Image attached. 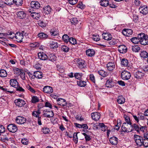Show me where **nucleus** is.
<instances>
[{
	"instance_id": "f8f14e48",
	"label": "nucleus",
	"mask_w": 148,
	"mask_h": 148,
	"mask_svg": "<svg viewBox=\"0 0 148 148\" xmlns=\"http://www.w3.org/2000/svg\"><path fill=\"white\" fill-rule=\"evenodd\" d=\"M38 55L39 58L41 60H45L48 58L47 55L43 52L39 53Z\"/></svg>"
},
{
	"instance_id": "de8ad7c7",
	"label": "nucleus",
	"mask_w": 148,
	"mask_h": 148,
	"mask_svg": "<svg viewBox=\"0 0 148 148\" xmlns=\"http://www.w3.org/2000/svg\"><path fill=\"white\" fill-rule=\"evenodd\" d=\"M6 3V5H11L14 3V0H5Z\"/></svg>"
},
{
	"instance_id": "9d476101",
	"label": "nucleus",
	"mask_w": 148,
	"mask_h": 148,
	"mask_svg": "<svg viewBox=\"0 0 148 148\" xmlns=\"http://www.w3.org/2000/svg\"><path fill=\"white\" fill-rule=\"evenodd\" d=\"M85 132L84 133H82V134L85 136V138L86 141H88L90 140L91 138L90 137V135L91 134V132H89L88 130H82Z\"/></svg>"
},
{
	"instance_id": "c9c22d12",
	"label": "nucleus",
	"mask_w": 148,
	"mask_h": 148,
	"mask_svg": "<svg viewBox=\"0 0 148 148\" xmlns=\"http://www.w3.org/2000/svg\"><path fill=\"white\" fill-rule=\"evenodd\" d=\"M58 46V43L55 41H53L51 42L50 43V47L52 48H57Z\"/></svg>"
},
{
	"instance_id": "f704fd0d",
	"label": "nucleus",
	"mask_w": 148,
	"mask_h": 148,
	"mask_svg": "<svg viewBox=\"0 0 148 148\" xmlns=\"http://www.w3.org/2000/svg\"><path fill=\"white\" fill-rule=\"evenodd\" d=\"M128 63V61L127 59L123 58L122 59L121 64L122 66H127Z\"/></svg>"
},
{
	"instance_id": "680f3d73",
	"label": "nucleus",
	"mask_w": 148,
	"mask_h": 148,
	"mask_svg": "<svg viewBox=\"0 0 148 148\" xmlns=\"http://www.w3.org/2000/svg\"><path fill=\"white\" fill-rule=\"evenodd\" d=\"M21 141L23 145H27L28 144V140L26 138L22 139Z\"/></svg>"
},
{
	"instance_id": "bb28decb",
	"label": "nucleus",
	"mask_w": 148,
	"mask_h": 148,
	"mask_svg": "<svg viewBox=\"0 0 148 148\" xmlns=\"http://www.w3.org/2000/svg\"><path fill=\"white\" fill-rule=\"evenodd\" d=\"M95 52L93 49H89L86 51V55L90 57L93 56L95 54Z\"/></svg>"
},
{
	"instance_id": "4468645a",
	"label": "nucleus",
	"mask_w": 148,
	"mask_h": 148,
	"mask_svg": "<svg viewBox=\"0 0 148 148\" xmlns=\"http://www.w3.org/2000/svg\"><path fill=\"white\" fill-rule=\"evenodd\" d=\"M91 115L92 119L96 121L99 120L100 117V114L99 112L92 113L91 114Z\"/></svg>"
},
{
	"instance_id": "0e129e2a",
	"label": "nucleus",
	"mask_w": 148,
	"mask_h": 148,
	"mask_svg": "<svg viewBox=\"0 0 148 148\" xmlns=\"http://www.w3.org/2000/svg\"><path fill=\"white\" fill-rule=\"evenodd\" d=\"M50 33L51 35L56 36L58 34V33L56 31L51 29L50 31Z\"/></svg>"
},
{
	"instance_id": "a211bd4d",
	"label": "nucleus",
	"mask_w": 148,
	"mask_h": 148,
	"mask_svg": "<svg viewBox=\"0 0 148 148\" xmlns=\"http://www.w3.org/2000/svg\"><path fill=\"white\" fill-rule=\"evenodd\" d=\"M102 36L103 38L106 40H110L112 38L110 34L108 33H103Z\"/></svg>"
},
{
	"instance_id": "ea45409f",
	"label": "nucleus",
	"mask_w": 148,
	"mask_h": 148,
	"mask_svg": "<svg viewBox=\"0 0 148 148\" xmlns=\"http://www.w3.org/2000/svg\"><path fill=\"white\" fill-rule=\"evenodd\" d=\"M17 130L16 125L14 124H10L8 126L7 130Z\"/></svg>"
},
{
	"instance_id": "09e8293b",
	"label": "nucleus",
	"mask_w": 148,
	"mask_h": 148,
	"mask_svg": "<svg viewBox=\"0 0 148 148\" xmlns=\"http://www.w3.org/2000/svg\"><path fill=\"white\" fill-rule=\"evenodd\" d=\"M112 81L111 80L107 81L106 84V86L107 87H112Z\"/></svg>"
},
{
	"instance_id": "cd10ccee",
	"label": "nucleus",
	"mask_w": 148,
	"mask_h": 148,
	"mask_svg": "<svg viewBox=\"0 0 148 148\" xmlns=\"http://www.w3.org/2000/svg\"><path fill=\"white\" fill-rule=\"evenodd\" d=\"M38 36L41 39H45L48 37V35L47 34L43 32L38 33Z\"/></svg>"
},
{
	"instance_id": "6e6552de",
	"label": "nucleus",
	"mask_w": 148,
	"mask_h": 148,
	"mask_svg": "<svg viewBox=\"0 0 148 148\" xmlns=\"http://www.w3.org/2000/svg\"><path fill=\"white\" fill-rule=\"evenodd\" d=\"M76 62L78 64L77 66L80 69L84 68L85 66V61L81 59H77L76 60Z\"/></svg>"
},
{
	"instance_id": "412c9836",
	"label": "nucleus",
	"mask_w": 148,
	"mask_h": 148,
	"mask_svg": "<svg viewBox=\"0 0 148 148\" xmlns=\"http://www.w3.org/2000/svg\"><path fill=\"white\" fill-rule=\"evenodd\" d=\"M18 17L20 19H23L26 16V14L24 11H21L17 12Z\"/></svg>"
},
{
	"instance_id": "3c124183",
	"label": "nucleus",
	"mask_w": 148,
	"mask_h": 148,
	"mask_svg": "<svg viewBox=\"0 0 148 148\" xmlns=\"http://www.w3.org/2000/svg\"><path fill=\"white\" fill-rule=\"evenodd\" d=\"M32 101L33 103H35L38 102L39 101V99L36 96H34L32 98Z\"/></svg>"
},
{
	"instance_id": "72a5a7b5",
	"label": "nucleus",
	"mask_w": 148,
	"mask_h": 148,
	"mask_svg": "<svg viewBox=\"0 0 148 148\" xmlns=\"http://www.w3.org/2000/svg\"><path fill=\"white\" fill-rule=\"evenodd\" d=\"M77 85L81 87H84L86 85V82L82 80H79L77 82Z\"/></svg>"
},
{
	"instance_id": "39448f33",
	"label": "nucleus",
	"mask_w": 148,
	"mask_h": 148,
	"mask_svg": "<svg viewBox=\"0 0 148 148\" xmlns=\"http://www.w3.org/2000/svg\"><path fill=\"white\" fill-rule=\"evenodd\" d=\"M122 34L125 36H130L133 34L132 30L130 29H124L122 31Z\"/></svg>"
},
{
	"instance_id": "5701e85b",
	"label": "nucleus",
	"mask_w": 148,
	"mask_h": 148,
	"mask_svg": "<svg viewBox=\"0 0 148 148\" xmlns=\"http://www.w3.org/2000/svg\"><path fill=\"white\" fill-rule=\"evenodd\" d=\"M10 84L15 88L18 86V83L17 80L15 79H12L10 80Z\"/></svg>"
},
{
	"instance_id": "e433bc0d",
	"label": "nucleus",
	"mask_w": 148,
	"mask_h": 148,
	"mask_svg": "<svg viewBox=\"0 0 148 148\" xmlns=\"http://www.w3.org/2000/svg\"><path fill=\"white\" fill-rule=\"evenodd\" d=\"M131 41L134 44H138L140 42V40L137 37H133L130 39Z\"/></svg>"
},
{
	"instance_id": "6ab92c4d",
	"label": "nucleus",
	"mask_w": 148,
	"mask_h": 148,
	"mask_svg": "<svg viewBox=\"0 0 148 148\" xmlns=\"http://www.w3.org/2000/svg\"><path fill=\"white\" fill-rule=\"evenodd\" d=\"M135 77L138 79H141V78L144 76V73L140 71H138L136 72L134 74Z\"/></svg>"
},
{
	"instance_id": "473e14b6",
	"label": "nucleus",
	"mask_w": 148,
	"mask_h": 148,
	"mask_svg": "<svg viewBox=\"0 0 148 148\" xmlns=\"http://www.w3.org/2000/svg\"><path fill=\"white\" fill-rule=\"evenodd\" d=\"M100 5L103 7H106L109 5V3L108 0H101L100 2Z\"/></svg>"
},
{
	"instance_id": "4be33fe9",
	"label": "nucleus",
	"mask_w": 148,
	"mask_h": 148,
	"mask_svg": "<svg viewBox=\"0 0 148 148\" xmlns=\"http://www.w3.org/2000/svg\"><path fill=\"white\" fill-rule=\"evenodd\" d=\"M58 103L60 106H65L66 105L67 103L66 100L62 98H59L57 99Z\"/></svg>"
},
{
	"instance_id": "7ed1b4c3",
	"label": "nucleus",
	"mask_w": 148,
	"mask_h": 148,
	"mask_svg": "<svg viewBox=\"0 0 148 148\" xmlns=\"http://www.w3.org/2000/svg\"><path fill=\"white\" fill-rule=\"evenodd\" d=\"M139 10L140 12L144 15L148 14V8L146 5H141L139 8Z\"/></svg>"
},
{
	"instance_id": "a878e982",
	"label": "nucleus",
	"mask_w": 148,
	"mask_h": 148,
	"mask_svg": "<svg viewBox=\"0 0 148 148\" xmlns=\"http://www.w3.org/2000/svg\"><path fill=\"white\" fill-rule=\"evenodd\" d=\"M34 76L38 79H41L42 77V73L41 72L37 71L34 72Z\"/></svg>"
},
{
	"instance_id": "603ef678",
	"label": "nucleus",
	"mask_w": 148,
	"mask_h": 148,
	"mask_svg": "<svg viewBox=\"0 0 148 148\" xmlns=\"http://www.w3.org/2000/svg\"><path fill=\"white\" fill-rule=\"evenodd\" d=\"M143 145L145 147H148V139H146L144 138L143 140Z\"/></svg>"
},
{
	"instance_id": "79ce46f5",
	"label": "nucleus",
	"mask_w": 148,
	"mask_h": 148,
	"mask_svg": "<svg viewBox=\"0 0 148 148\" xmlns=\"http://www.w3.org/2000/svg\"><path fill=\"white\" fill-rule=\"evenodd\" d=\"M62 38L64 42H68L70 38L67 34H65L63 36Z\"/></svg>"
},
{
	"instance_id": "b1692460",
	"label": "nucleus",
	"mask_w": 148,
	"mask_h": 148,
	"mask_svg": "<svg viewBox=\"0 0 148 148\" xmlns=\"http://www.w3.org/2000/svg\"><path fill=\"white\" fill-rule=\"evenodd\" d=\"M115 67V65L114 63L109 62L107 64V68L109 71H112Z\"/></svg>"
},
{
	"instance_id": "37998d69",
	"label": "nucleus",
	"mask_w": 148,
	"mask_h": 148,
	"mask_svg": "<svg viewBox=\"0 0 148 148\" xmlns=\"http://www.w3.org/2000/svg\"><path fill=\"white\" fill-rule=\"evenodd\" d=\"M23 2V0H14V3L17 6L21 5Z\"/></svg>"
},
{
	"instance_id": "c03bdc74",
	"label": "nucleus",
	"mask_w": 148,
	"mask_h": 148,
	"mask_svg": "<svg viewBox=\"0 0 148 148\" xmlns=\"http://www.w3.org/2000/svg\"><path fill=\"white\" fill-rule=\"evenodd\" d=\"M82 76V74L81 73H76L74 75L75 77L78 79H80Z\"/></svg>"
},
{
	"instance_id": "423d86ee",
	"label": "nucleus",
	"mask_w": 148,
	"mask_h": 148,
	"mask_svg": "<svg viewBox=\"0 0 148 148\" xmlns=\"http://www.w3.org/2000/svg\"><path fill=\"white\" fill-rule=\"evenodd\" d=\"M16 121L17 123L19 124H22L26 122V119L22 116H18L16 117Z\"/></svg>"
},
{
	"instance_id": "ddd939ff",
	"label": "nucleus",
	"mask_w": 148,
	"mask_h": 148,
	"mask_svg": "<svg viewBox=\"0 0 148 148\" xmlns=\"http://www.w3.org/2000/svg\"><path fill=\"white\" fill-rule=\"evenodd\" d=\"M43 91L47 93L50 94L53 92V89L51 87L46 86L44 87Z\"/></svg>"
},
{
	"instance_id": "338daca9",
	"label": "nucleus",
	"mask_w": 148,
	"mask_h": 148,
	"mask_svg": "<svg viewBox=\"0 0 148 148\" xmlns=\"http://www.w3.org/2000/svg\"><path fill=\"white\" fill-rule=\"evenodd\" d=\"M46 23H44L42 21H41L38 23V25L42 27H45L46 25Z\"/></svg>"
},
{
	"instance_id": "c756f323",
	"label": "nucleus",
	"mask_w": 148,
	"mask_h": 148,
	"mask_svg": "<svg viewBox=\"0 0 148 148\" xmlns=\"http://www.w3.org/2000/svg\"><path fill=\"white\" fill-rule=\"evenodd\" d=\"M30 15L33 18L36 19H38L40 17V15L39 13L35 12L31 13Z\"/></svg>"
},
{
	"instance_id": "dca6fc26",
	"label": "nucleus",
	"mask_w": 148,
	"mask_h": 148,
	"mask_svg": "<svg viewBox=\"0 0 148 148\" xmlns=\"http://www.w3.org/2000/svg\"><path fill=\"white\" fill-rule=\"evenodd\" d=\"M127 48L124 45H122L118 47V50L120 53H124L127 51Z\"/></svg>"
},
{
	"instance_id": "e2e57ef3",
	"label": "nucleus",
	"mask_w": 148,
	"mask_h": 148,
	"mask_svg": "<svg viewBox=\"0 0 148 148\" xmlns=\"http://www.w3.org/2000/svg\"><path fill=\"white\" fill-rule=\"evenodd\" d=\"M71 23L74 25H75V24H77L78 22V20L76 18H73L72 19V20L71 21Z\"/></svg>"
},
{
	"instance_id": "1a4fd4ad",
	"label": "nucleus",
	"mask_w": 148,
	"mask_h": 148,
	"mask_svg": "<svg viewBox=\"0 0 148 148\" xmlns=\"http://www.w3.org/2000/svg\"><path fill=\"white\" fill-rule=\"evenodd\" d=\"M31 7L34 9H38L40 7V3L38 1H32L30 3Z\"/></svg>"
},
{
	"instance_id": "2f4dec72",
	"label": "nucleus",
	"mask_w": 148,
	"mask_h": 148,
	"mask_svg": "<svg viewBox=\"0 0 148 148\" xmlns=\"http://www.w3.org/2000/svg\"><path fill=\"white\" fill-rule=\"evenodd\" d=\"M48 58L49 60L53 62L56 60L57 57L55 54H51L49 55Z\"/></svg>"
},
{
	"instance_id": "c85d7f7f",
	"label": "nucleus",
	"mask_w": 148,
	"mask_h": 148,
	"mask_svg": "<svg viewBox=\"0 0 148 148\" xmlns=\"http://www.w3.org/2000/svg\"><path fill=\"white\" fill-rule=\"evenodd\" d=\"M51 10V8L49 5H48L43 8L44 12L47 14H48L50 13Z\"/></svg>"
},
{
	"instance_id": "0eeeda50",
	"label": "nucleus",
	"mask_w": 148,
	"mask_h": 148,
	"mask_svg": "<svg viewBox=\"0 0 148 148\" xmlns=\"http://www.w3.org/2000/svg\"><path fill=\"white\" fill-rule=\"evenodd\" d=\"M14 102L16 106L19 107H22L25 104V101L20 99H16Z\"/></svg>"
},
{
	"instance_id": "8fccbe9b",
	"label": "nucleus",
	"mask_w": 148,
	"mask_h": 148,
	"mask_svg": "<svg viewBox=\"0 0 148 148\" xmlns=\"http://www.w3.org/2000/svg\"><path fill=\"white\" fill-rule=\"evenodd\" d=\"M146 36L147 35H145V34L143 33H141L138 34L137 37L140 40V39L145 38Z\"/></svg>"
},
{
	"instance_id": "6e6d98bb",
	"label": "nucleus",
	"mask_w": 148,
	"mask_h": 148,
	"mask_svg": "<svg viewBox=\"0 0 148 148\" xmlns=\"http://www.w3.org/2000/svg\"><path fill=\"white\" fill-rule=\"evenodd\" d=\"M124 117L125 118V121L127 122V124L131 125L132 123L130 122V119L129 117L126 115L124 116Z\"/></svg>"
},
{
	"instance_id": "aec40b11",
	"label": "nucleus",
	"mask_w": 148,
	"mask_h": 148,
	"mask_svg": "<svg viewBox=\"0 0 148 148\" xmlns=\"http://www.w3.org/2000/svg\"><path fill=\"white\" fill-rule=\"evenodd\" d=\"M118 138L114 136L111 137L109 139L110 143L113 145H116L118 143Z\"/></svg>"
},
{
	"instance_id": "864d4df0",
	"label": "nucleus",
	"mask_w": 148,
	"mask_h": 148,
	"mask_svg": "<svg viewBox=\"0 0 148 148\" xmlns=\"http://www.w3.org/2000/svg\"><path fill=\"white\" fill-rule=\"evenodd\" d=\"M69 42L70 43L73 45H75L76 44V39L73 38H70Z\"/></svg>"
},
{
	"instance_id": "f3484780",
	"label": "nucleus",
	"mask_w": 148,
	"mask_h": 148,
	"mask_svg": "<svg viewBox=\"0 0 148 148\" xmlns=\"http://www.w3.org/2000/svg\"><path fill=\"white\" fill-rule=\"evenodd\" d=\"M43 115L48 118L52 117L54 116V113L52 110H46L45 111Z\"/></svg>"
},
{
	"instance_id": "69168bd1",
	"label": "nucleus",
	"mask_w": 148,
	"mask_h": 148,
	"mask_svg": "<svg viewBox=\"0 0 148 148\" xmlns=\"http://www.w3.org/2000/svg\"><path fill=\"white\" fill-rule=\"evenodd\" d=\"M15 88H16L17 91H19L21 92H23L25 91V90L24 89H23L22 87L19 86L18 85V87H16Z\"/></svg>"
},
{
	"instance_id": "bf43d9fd",
	"label": "nucleus",
	"mask_w": 148,
	"mask_h": 148,
	"mask_svg": "<svg viewBox=\"0 0 148 148\" xmlns=\"http://www.w3.org/2000/svg\"><path fill=\"white\" fill-rule=\"evenodd\" d=\"M92 36V39L95 41H97L99 40L100 38L99 35H93Z\"/></svg>"
},
{
	"instance_id": "a19ab883",
	"label": "nucleus",
	"mask_w": 148,
	"mask_h": 148,
	"mask_svg": "<svg viewBox=\"0 0 148 148\" xmlns=\"http://www.w3.org/2000/svg\"><path fill=\"white\" fill-rule=\"evenodd\" d=\"M140 55L142 58H145L148 57V53L146 51H142L140 54Z\"/></svg>"
},
{
	"instance_id": "9b49d317",
	"label": "nucleus",
	"mask_w": 148,
	"mask_h": 148,
	"mask_svg": "<svg viewBox=\"0 0 148 148\" xmlns=\"http://www.w3.org/2000/svg\"><path fill=\"white\" fill-rule=\"evenodd\" d=\"M132 128L135 130H141V129H146L147 128V126L146 125L141 126L140 125H138L136 124H133L132 125H131Z\"/></svg>"
},
{
	"instance_id": "774afa93",
	"label": "nucleus",
	"mask_w": 148,
	"mask_h": 148,
	"mask_svg": "<svg viewBox=\"0 0 148 148\" xmlns=\"http://www.w3.org/2000/svg\"><path fill=\"white\" fill-rule=\"evenodd\" d=\"M109 43L110 45H113L116 44L117 41H116V40L115 39H113L112 40L109 41Z\"/></svg>"
},
{
	"instance_id": "393cba45",
	"label": "nucleus",
	"mask_w": 148,
	"mask_h": 148,
	"mask_svg": "<svg viewBox=\"0 0 148 148\" xmlns=\"http://www.w3.org/2000/svg\"><path fill=\"white\" fill-rule=\"evenodd\" d=\"M75 126L78 128H83L84 130L88 129V126L86 124H79L76 123H74Z\"/></svg>"
},
{
	"instance_id": "4c0bfd02",
	"label": "nucleus",
	"mask_w": 148,
	"mask_h": 148,
	"mask_svg": "<svg viewBox=\"0 0 148 148\" xmlns=\"http://www.w3.org/2000/svg\"><path fill=\"white\" fill-rule=\"evenodd\" d=\"M7 73L6 71L3 69L0 70V76L1 77H5L7 76Z\"/></svg>"
},
{
	"instance_id": "f03ea898",
	"label": "nucleus",
	"mask_w": 148,
	"mask_h": 148,
	"mask_svg": "<svg viewBox=\"0 0 148 148\" xmlns=\"http://www.w3.org/2000/svg\"><path fill=\"white\" fill-rule=\"evenodd\" d=\"M131 76L129 72L126 71H124L121 73V77L124 80H127L129 79Z\"/></svg>"
},
{
	"instance_id": "5fc2aeb1",
	"label": "nucleus",
	"mask_w": 148,
	"mask_h": 148,
	"mask_svg": "<svg viewBox=\"0 0 148 148\" xmlns=\"http://www.w3.org/2000/svg\"><path fill=\"white\" fill-rule=\"evenodd\" d=\"M0 89L2 90L3 91L6 92H10V93H12L14 92V91H9L8 90L7 88H4L3 87L0 86Z\"/></svg>"
},
{
	"instance_id": "f257e3e1",
	"label": "nucleus",
	"mask_w": 148,
	"mask_h": 148,
	"mask_svg": "<svg viewBox=\"0 0 148 148\" xmlns=\"http://www.w3.org/2000/svg\"><path fill=\"white\" fill-rule=\"evenodd\" d=\"M91 125L90 127L89 128V130L92 129L91 128V126L92 127V128L93 130L99 129H101L103 130H107L108 129L107 126L103 123H100L98 125L91 123Z\"/></svg>"
},
{
	"instance_id": "a18cd8bd",
	"label": "nucleus",
	"mask_w": 148,
	"mask_h": 148,
	"mask_svg": "<svg viewBox=\"0 0 148 148\" xmlns=\"http://www.w3.org/2000/svg\"><path fill=\"white\" fill-rule=\"evenodd\" d=\"M73 140L75 144H77L78 142L77 133H74L73 134Z\"/></svg>"
},
{
	"instance_id": "58836bf2",
	"label": "nucleus",
	"mask_w": 148,
	"mask_h": 148,
	"mask_svg": "<svg viewBox=\"0 0 148 148\" xmlns=\"http://www.w3.org/2000/svg\"><path fill=\"white\" fill-rule=\"evenodd\" d=\"M132 49L133 52H137L140 50V48L138 45H134L132 46Z\"/></svg>"
},
{
	"instance_id": "2eb2a0df",
	"label": "nucleus",
	"mask_w": 148,
	"mask_h": 148,
	"mask_svg": "<svg viewBox=\"0 0 148 148\" xmlns=\"http://www.w3.org/2000/svg\"><path fill=\"white\" fill-rule=\"evenodd\" d=\"M140 43L143 45H148V36H146L144 38H142L140 40Z\"/></svg>"
},
{
	"instance_id": "20e7f679",
	"label": "nucleus",
	"mask_w": 148,
	"mask_h": 148,
	"mask_svg": "<svg viewBox=\"0 0 148 148\" xmlns=\"http://www.w3.org/2000/svg\"><path fill=\"white\" fill-rule=\"evenodd\" d=\"M15 38L16 39V41L19 43L22 42L23 38V34L19 32H17L15 34Z\"/></svg>"
},
{
	"instance_id": "052dcab7",
	"label": "nucleus",
	"mask_w": 148,
	"mask_h": 148,
	"mask_svg": "<svg viewBox=\"0 0 148 148\" xmlns=\"http://www.w3.org/2000/svg\"><path fill=\"white\" fill-rule=\"evenodd\" d=\"M26 87L28 90L30 91L31 92L34 93L35 92V91L34 90L33 88H32L30 86L27 85L26 86Z\"/></svg>"
},
{
	"instance_id": "4d7b16f0",
	"label": "nucleus",
	"mask_w": 148,
	"mask_h": 148,
	"mask_svg": "<svg viewBox=\"0 0 148 148\" xmlns=\"http://www.w3.org/2000/svg\"><path fill=\"white\" fill-rule=\"evenodd\" d=\"M135 141L137 145L139 146H141L143 145V140L142 141L141 140H135Z\"/></svg>"
},
{
	"instance_id": "13d9d810",
	"label": "nucleus",
	"mask_w": 148,
	"mask_h": 148,
	"mask_svg": "<svg viewBox=\"0 0 148 148\" xmlns=\"http://www.w3.org/2000/svg\"><path fill=\"white\" fill-rule=\"evenodd\" d=\"M61 49L64 52H67L69 51V48L65 45H63L61 47Z\"/></svg>"
},
{
	"instance_id": "7c9ffc66",
	"label": "nucleus",
	"mask_w": 148,
	"mask_h": 148,
	"mask_svg": "<svg viewBox=\"0 0 148 148\" xmlns=\"http://www.w3.org/2000/svg\"><path fill=\"white\" fill-rule=\"evenodd\" d=\"M117 102L119 104L123 103L125 102V99L122 96H120L118 97Z\"/></svg>"
},
{
	"instance_id": "49530a36",
	"label": "nucleus",
	"mask_w": 148,
	"mask_h": 148,
	"mask_svg": "<svg viewBox=\"0 0 148 148\" xmlns=\"http://www.w3.org/2000/svg\"><path fill=\"white\" fill-rule=\"evenodd\" d=\"M98 72L99 75L103 77H105L107 75V73L103 70H100Z\"/></svg>"
}]
</instances>
